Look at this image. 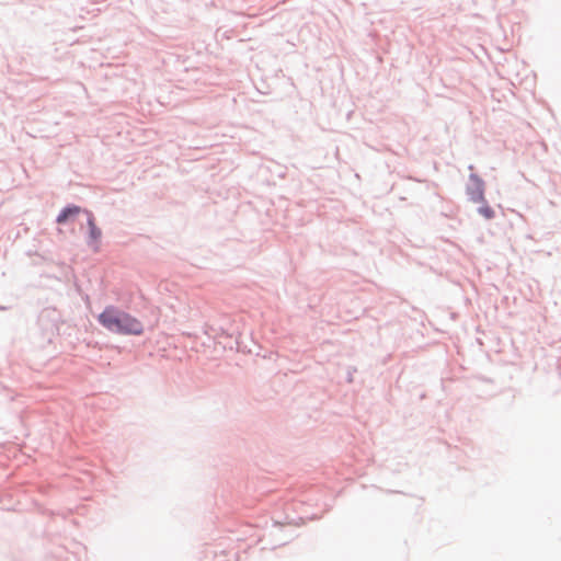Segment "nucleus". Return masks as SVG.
<instances>
[{
    "label": "nucleus",
    "instance_id": "obj_1",
    "mask_svg": "<svg viewBox=\"0 0 561 561\" xmlns=\"http://www.w3.org/2000/svg\"><path fill=\"white\" fill-rule=\"evenodd\" d=\"M98 322L108 332L118 335H141L144 333L140 320L113 305L103 309L98 316Z\"/></svg>",
    "mask_w": 561,
    "mask_h": 561
},
{
    "label": "nucleus",
    "instance_id": "obj_2",
    "mask_svg": "<svg viewBox=\"0 0 561 561\" xmlns=\"http://www.w3.org/2000/svg\"><path fill=\"white\" fill-rule=\"evenodd\" d=\"M216 337L225 340L219 341V343L224 344L225 348L241 350V333L239 332V328L234 324H229L228 327L220 325L218 330H216Z\"/></svg>",
    "mask_w": 561,
    "mask_h": 561
},
{
    "label": "nucleus",
    "instance_id": "obj_3",
    "mask_svg": "<svg viewBox=\"0 0 561 561\" xmlns=\"http://www.w3.org/2000/svg\"><path fill=\"white\" fill-rule=\"evenodd\" d=\"M485 182L477 173L469 174V181L466 185V195L469 202H484Z\"/></svg>",
    "mask_w": 561,
    "mask_h": 561
},
{
    "label": "nucleus",
    "instance_id": "obj_4",
    "mask_svg": "<svg viewBox=\"0 0 561 561\" xmlns=\"http://www.w3.org/2000/svg\"><path fill=\"white\" fill-rule=\"evenodd\" d=\"M83 213L87 215V226H88V234L85 237V243L94 252H98L100 250L102 230L95 224V218L91 210L84 209Z\"/></svg>",
    "mask_w": 561,
    "mask_h": 561
},
{
    "label": "nucleus",
    "instance_id": "obj_5",
    "mask_svg": "<svg viewBox=\"0 0 561 561\" xmlns=\"http://www.w3.org/2000/svg\"><path fill=\"white\" fill-rule=\"evenodd\" d=\"M84 209H82L80 206L76 204H68L65 207L61 208L59 214L56 217V222L59 225H67L69 222L75 221L76 217L82 213Z\"/></svg>",
    "mask_w": 561,
    "mask_h": 561
},
{
    "label": "nucleus",
    "instance_id": "obj_6",
    "mask_svg": "<svg viewBox=\"0 0 561 561\" xmlns=\"http://www.w3.org/2000/svg\"><path fill=\"white\" fill-rule=\"evenodd\" d=\"M480 203H481V206H479L477 209L478 214L488 220L493 219L495 217V211L488 204L486 199L484 198V202H480Z\"/></svg>",
    "mask_w": 561,
    "mask_h": 561
},
{
    "label": "nucleus",
    "instance_id": "obj_7",
    "mask_svg": "<svg viewBox=\"0 0 561 561\" xmlns=\"http://www.w3.org/2000/svg\"><path fill=\"white\" fill-rule=\"evenodd\" d=\"M294 522V518L286 517L284 522L278 519H274V527H278L280 525H290Z\"/></svg>",
    "mask_w": 561,
    "mask_h": 561
},
{
    "label": "nucleus",
    "instance_id": "obj_8",
    "mask_svg": "<svg viewBox=\"0 0 561 561\" xmlns=\"http://www.w3.org/2000/svg\"><path fill=\"white\" fill-rule=\"evenodd\" d=\"M352 380H353V379H352V375H351V374H348V375H347V381H348V382H352Z\"/></svg>",
    "mask_w": 561,
    "mask_h": 561
}]
</instances>
